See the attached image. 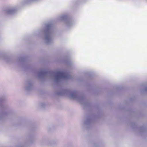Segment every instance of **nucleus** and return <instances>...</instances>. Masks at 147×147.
Wrapping results in <instances>:
<instances>
[{"label": "nucleus", "mask_w": 147, "mask_h": 147, "mask_svg": "<svg viewBox=\"0 0 147 147\" xmlns=\"http://www.w3.org/2000/svg\"><path fill=\"white\" fill-rule=\"evenodd\" d=\"M56 76L57 79L60 78H67V76L66 73L61 72H58L57 73Z\"/></svg>", "instance_id": "nucleus-1"}]
</instances>
